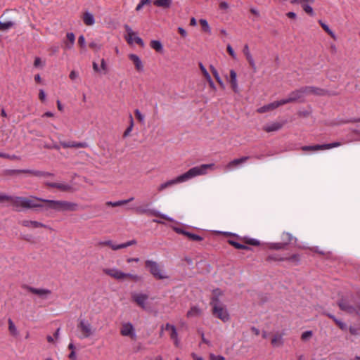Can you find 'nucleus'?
I'll return each instance as SVG.
<instances>
[{"label": "nucleus", "instance_id": "60", "mask_svg": "<svg viewBox=\"0 0 360 360\" xmlns=\"http://www.w3.org/2000/svg\"><path fill=\"white\" fill-rule=\"evenodd\" d=\"M219 8L222 10H227L229 8V4L225 1L221 2L219 4Z\"/></svg>", "mask_w": 360, "mask_h": 360}, {"label": "nucleus", "instance_id": "57", "mask_svg": "<svg viewBox=\"0 0 360 360\" xmlns=\"http://www.w3.org/2000/svg\"><path fill=\"white\" fill-rule=\"evenodd\" d=\"M314 88V91L311 92V94H316V95H323V92L324 91L321 89H318V88H315V87H313ZM311 94V93L309 94Z\"/></svg>", "mask_w": 360, "mask_h": 360}, {"label": "nucleus", "instance_id": "6", "mask_svg": "<svg viewBox=\"0 0 360 360\" xmlns=\"http://www.w3.org/2000/svg\"><path fill=\"white\" fill-rule=\"evenodd\" d=\"M314 89L312 86H306L300 88L299 89H296L290 92L287 98L281 99L282 103H283V105H285L289 103L301 101L305 95L309 94L310 93L314 91Z\"/></svg>", "mask_w": 360, "mask_h": 360}, {"label": "nucleus", "instance_id": "59", "mask_svg": "<svg viewBox=\"0 0 360 360\" xmlns=\"http://www.w3.org/2000/svg\"><path fill=\"white\" fill-rule=\"evenodd\" d=\"M349 332L352 335H358L359 334V330L354 327L349 328Z\"/></svg>", "mask_w": 360, "mask_h": 360}, {"label": "nucleus", "instance_id": "63", "mask_svg": "<svg viewBox=\"0 0 360 360\" xmlns=\"http://www.w3.org/2000/svg\"><path fill=\"white\" fill-rule=\"evenodd\" d=\"M200 335H201V338H202V342L203 343H205V344L208 345H211L210 342L205 338V335H204V333L202 331L200 332Z\"/></svg>", "mask_w": 360, "mask_h": 360}, {"label": "nucleus", "instance_id": "54", "mask_svg": "<svg viewBox=\"0 0 360 360\" xmlns=\"http://www.w3.org/2000/svg\"><path fill=\"white\" fill-rule=\"evenodd\" d=\"M288 243H274L273 244L271 248H274V249H276V250H279V249H282L284 248V246L287 244Z\"/></svg>", "mask_w": 360, "mask_h": 360}, {"label": "nucleus", "instance_id": "55", "mask_svg": "<svg viewBox=\"0 0 360 360\" xmlns=\"http://www.w3.org/2000/svg\"><path fill=\"white\" fill-rule=\"evenodd\" d=\"M39 98L41 101H45L46 95L45 91L43 89H40L39 92Z\"/></svg>", "mask_w": 360, "mask_h": 360}, {"label": "nucleus", "instance_id": "2", "mask_svg": "<svg viewBox=\"0 0 360 360\" xmlns=\"http://www.w3.org/2000/svg\"><path fill=\"white\" fill-rule=\"evenodd\" d=\"M214 169V164H202L199 166L193 167L188 170L183 174L179 175L176 178L169 180L166 183L162 184L159 186V191L163 190L169 186L174 184L182 183L188 181L195 176L205 175L207 174L209 169L213 170Z\"/></svg>", "mask_w": 360, "mask_h": 360}, {"label": "nucleus", "instance_id": "49", "mask_svg": "<svg viewBox=\"0 0 360 360\" xmlns=\"http://www.w3.org/2000/svg\"><path fill=\"white\" fill-rule=\"evenodd\" d=\"M338 326L339 328L342 330H345L347 329V325L346 323H345L344 322H342V321L339 320V319H335V321H334Z\"/></svg>", "mask_w": 360, "mask_h": 360}, {"label": "nucleus", "instance_id": "62", "mask_svg": "<svg viewBox=\"0 0 360 360\" xmlns=\"http://www.w3.org/2000/svg\"><path fill=\"white\" fill-rule=\"evenodd\" d=\"M243 53L245 56H246L247 54H250L251 53H250V49H249V46L248 44H245L243 47Z\"/></svg>", "mask_w": 360, "mask_h": 360}, {"label": "nucleus", "instance_id": "10", "mask_svg": "<svg viewBox=\"0 0 360 360\" xmlns=\"http://www.w3.org/2000/svg\"><path fill=\"white\" fill-rule=\"evenodd\" d=\"M127 58L131 64L133 65L136 72L141 73L144 71V63L140 56L136 53H130L127 55Z\"/></svg>", "mask_w": 360, "mask_h": 360}, {"label": "nucleus", "instance_id": "14", "mask_svg": "<svg viewBox=\"0 0 360 360\" xmlns=\"http://www.w3.org/2000/svg\"><path fill=\"white\" fill-rule=\"evenodd\" d=\"M151 203H146L139 207L135 208L134 207H130L129 209L134 210L139 214H146L150 216H154L156 214V212L155 209L151 207Z\"/></svg>", "mask_w": 360, "mask_h": 360}, {"label": "nucleus", "instance_id": "3", "mask_svg": "<svg viewBox=\"0 0 360 360\" xmlns=\"http://www.w3.org/2000/svg\"><path fill=\"white\" fill-rule=\"evenodd\" d=\"M131 299L139 307L143 310L150 311L155 304V298L148 292H136L131 294Z\"/></svg>", "mask_w": 360, "mask_h": 360}, {"label": "nucleus", "instance_id": "31", "mask_svg": "<svg viewBox=\"0 0 360 360\" xmlns=\"http://www.w3.org/2000/svg\"><path fill=\"white\" fill-rule=\"evenodd\" d=\"M301 149L303 151H317L322 150V145L305 146H302Z\"/></svg>", "mask_w": 360, "mask_h": 360}, {"label": "nucleus", "instance_id": "39", "mask_svg": "<svg viewBox=\"0 0 360 360\" xmlns=\"http://www.w3.org/2000/svg\"><path fill=\"white\" fill-rule=\"evenodd\" d=\"M172 0H159V7L169 8L172 5Z\"/></svg>", "mask_w": 360, "mask_h": 360}, {"label": "nucleus", "instance_id": "16", "mask_svg": "<svg viewBox=\"0 0 360 360\" xmlns=\"http://www.w3.org/2000/svg\"><path fill=\"white\" fill-rule=\"evenodd\" d=\"M281 105H283V103H282V100L276 101H274L272 103H270L267 105H265L264 106L259 108L257 110V112L258 113H264V112H270V111H272V110L276 109L277 108H278Z\"/></svg>", "mask_w": 360, "mask_h": 360}, {"label": "nucleus", "instance_id": "32", "mask_svg": "<svg viewBox=\"0 0 360 360\" xmlns=\"http://www.w3.org/2000/svg\"><path fill=\"white\" fill-rule=\"evenodd\" d=\"M210 70H211L214 77H215L217 82L219 84V85L222 88H224V84L223 81L221 80V79L220 78L217 70L212 65H210Z\"/></svg>", "mask_w": 360, "mask_h": 360}, {"label": "nucleus", "instance_id": "47", "mask_svg": "<svg viewBox=\"0 0 360 360\" xmlns=\"http://www.w3.org/2000/svg\"><path fill=\"white\" fill-rule=\"evenodd\" d=\"M134 112H135L136 117L138 119V120L140 122L143 123L144 122V116H143V115L138 109L135 110Z\"/></svg>", "mask_w": 360, "mask_h": 360}, {"label": "nucleus", "instance_id": "22", "mask_svg": "<svg viewBox=\"0 0 360 360\" xmlns=\"http://www.w3.org/2000/svg\"><path fill=\"white\" fill-rule=\"evenodd\" d=\"M14 25L13 21L5 19L3 16L0 18V30L6 31L13 27Z\"/></svg>", "mask_w": 360, "mask_h": 360}, {"label": "nucleus", "instance_id": "8", "mask_svg": "<svg viewBox=\"0 0 360 360\" xmlns=\"http://www.w3.org/2000/svg\"><path fill=\"white\" fill-rule=\"evenodd\" d=\"M120 333L121 335L127 337L131 340H136L137 335L134 325L130 322H122L121 323Z\"/></svg>", "mask_w": 360, "mask_h": 360}, {"label": "nucleus", "instance_id": "52", "mask_svg": "<svg viewBox=\"0 0 360 360\" xmlns=\"http://www.w3.org/2000/svg\"><path fill=\"white\" fill-rule=\"evenodd\" d=\"M210 360H225V358L221 355H215L214 354H210Z\"/></svg>", "mask_w": 360, "mask_h": 360}, {"label": "nucleus", "instance_id": "50", "mask_svg": "<svg viewBox=\"0 0 360 360\" xmlns=\"http://www.w3.org/2000/svg\"><path fill=\"white\" fill-rule=\"evenodd\" d=\"M226 49H227L228 53L230 54V56L233 59H236V58H237L236 57V54L234 50L233 49V48L231 47V46L230 44L227 45Z\"/></svg>", "mask_w": 360, "mask_h": 360}, {"label": "nucleus", "instance_id": "38", "mask_svg": "<svg viewBox=\"0 0 360 360\" xmlns=\"http://www.w3.org/2000/svg\"><path fill=\"white\" fill-rule=\"evenodd\" d=\"M45 65V61L39 57H36L34 61V66L37 68H43Z\"/></svg>", "mask_w": 360, "mask_h": 360}, {"label": "nucleus", "instance_id": "37", "mask_svg": "<svg viewBox=\"0 0 360 360\" xmlns=\"http://www.w3.org/2000/svg\"><path fill=\"white\" fill-rule=\"evenodd\" d=\"M199 22H200V24L202 25V30L205 32L210 34L211 32V29L210 27V25H209L207 21L205 19H200L199 20Z\"/></svg>", "mask_w": 360, "mask_h": 360}, {"label": "nucleus", "instance_id": "12", "mask_svg": "<svg viewBox=\"0 0 360 360\" xmlns=\"http://www.w3.org/2000/svg\"><path fill=\"white\" fill-rule=\"evenodd\" d=\"M338 306L341 310L352 315H355V313L357 311L356 306H354L349 300L345 299L341 300L338 303Z\"/></svg>", "mask_w": 360, "mask_h": 360}, {"label": "nucleus", "instance_id": "34", "mask_svg": "<svg viewBox=\"0 0 360 360\" xmlns=\"http://www.w3.org/2000/svg\"><path fill=\"white\" fill-rule=\"evenodd\" d=\"M342 143L340 141H335L331 143L328 144H322V150H328L331 149L333 148H336L342 146Z\"/></svg>", "mask_w": 360, "mask_h": 360}, {"label": "nucleus", "instance_id": "26", "mask_svg": "<svg viewBox=\"0 0 360 360\" xmlns=\"http://www.w3.org/2000/svg\"><path fill=\"white\" fill-rule=\"evenodd\" d=\"M22 225L30 228H39L44 226V224L36 221L24 220Z\"/></svg>", "mask_w": 360, "mask_h": 360}, {"label": "nucleus", "instance_id": "5", "mask_svg": "<svg viewBox=\"0 0 360 360\" xmlns=\"http://www.w3.org/2000/svg\"><path fill=\"white\" fill-rule=\"evenodd\" d=\"M103 272L110 276L111 278L116 279L117 281H139L140 280V277L136 274L125 273L122 270L117 268H109L105 269Z\"/></svg>", "mask_w": 360, "mask_h": 360}, {"label": "nucleus", "instance_id": "41", "mask_svg": "<svg viewBox=\"0 0 360 360\" xmlns=\"http://www.w3.org/2000/svg\"><path fill=\"white\" fill-rule=\"evenodd\" d=\"M58 331L59 330H58L53 336H51V335H48L47 338H46V340L47 341L49 342V343H51L53 345H55L56 343V340L58 339Z\"/></svg>", "mask_w": 360, "mask_h": 360}, {"label": "nucleus", "instance_id": "44", "mask_svg": "<svg viewBox=\"0 0 360 360\" xmlns=\"http://www.w3.org/2000/svg\"><path fill=\"white\" fill-rule=\"evenodd\" d=\"M230 243L238 250H247L248 247L236 241H230Z\"/></svg>", "mask_w": 360, "mask_h": 360}, {"label": "nucleus", "instance_id": "48", "mask_svg": "<svg viewBox=\"0 0 360 360\" xmlns=\"http://www.w3.org/2000/svg\"><path fill=\"white\" fill-rule=\"evenodd\" d=\"M290 2L292 4H300L302 5V4H313L314 0H290Z\"/></svg>", "mask_w": 360, "mask_h": 360}, {"label": "nucleus", "instance_id": "42", "mask_svg": "<svg viewBox=\"0 0 360 360\" xmlns=\"http://www.w3.org/2000/svg\"><path fill=\"white\" fill-rule=\"evenodd\" d=\"M313 335V333L311 330H307L304 332L301 335V339L303 341H307L309 340Z\"/></svg>", "mask_w": 360, "mask_h": 360}, {"label": "nucleus", "instance_id": "33", "mask_svg": "<svg viewBox=\"0 0 360 360\" xmlns=\"http://www.w3.org/2000/svg\"><path fill=\"white\" fill-rule=\"evenodd\" d=\"M182 234L187 236L191 240L201 241L202 240V238L201 236L194 233H189L188 231L182 232Z\"/></svg>", "mask_w": 360, "mask_h": 360}, {"label": "nucleus", "instance_id": "13", "mask_svg": "<svg viewBox=\"0 0 360 360\" xmlns=\"http://www.w3.org/2000/svg\"><path fill=\"white\" fill-rule=\"evenodd\" d=\"M162 330H165L168 333L171 340L174 341L175 346H179L178 333L174 326L167 323L165 326L162 328Z\"/></svg>", "mask_w": 360, "mask_h": 360}, {"label": "nucleus", "instance_id": "20", "mask_svg": "<svg viewBox=\"0 0 360 360\" xmlns=\"http://www.w3.org/2000/svg\"><path fill=\"white\" fill-rule=\"evenodd\" d=\"M75 41V36L72 32L66 34V40L64 41V49L70 50L72 49Z\"/></svg>", "mask_w": 360, "mask_h": 360}, {"label": "nucleus", "instance_id": "56", "mask_svg": "<svg viewBox=\"0 0 360 360\" xmlns=\"http://www.w3.org/2000/svg\"><path fill=\"white\" fill-rule=\"evenodd\" d=\"M69 77L72 80H75L79 77V74L77 71L72 70L70 73Z\"/></svg>", "mask_w": 360, "mask_h": 360}, {"label": "nucleus", "instance_id": "36", "mask_svg": "<svg viewBox=\"0 0 360 360\" xmlns=\"http://www.w3.org/2000/svg\"><path fill=\"white\" fill-rule=\"evenodd\" d=\"M152 0H141L140 3L137 5L136 10L137 11H141L143 7L150 6Z\"/></svg>", "mask_w": 360, "mask_h": 360}, {"label": "nucleus", "instance_id": "7", "mask_svg": "<svg viewBox=\"0 0 360 360\" xmlns=\"http://www.w3.org/2000/svg\"><path fill=\"white\" fill-rule=\"evenodd\" d=\"M78 330L82 338H87L95 334L96 328L86 320L82 319L78 324Z\"/></svg>", "mask_w": 360, "mask_h": 360}, {"label": "nucleus", "instance_id": "35", "mask_svg": "<svg viewBox=\"0 0 360 360\" xmlns=\"http://www.w3.org/2000/svg\"><path fill=\"white\" fill-rule=\"evenodd\" d=\"M245 58H246V60H248V62L249 63L250 67L253 69L254 72H256L257 70V67H256V64H255V60L252 56L251 53L250 54H247L246 56H245Z\"/></svg>", "mask_w": 360, "mask_h": 360}, {"label": "nucleus", "instance_id": "17", "mask_svg": "<svg viewBox=\"0 0 360 360\" xmlns=\"http://www.w3.org/2000/svg\"><path fill=\"white\" fill-rule=\"evenodd\" d=\"M284 335L283 332L274 333L271 340V345L276 348L281 347L284 345Z\"/></svg>", "mask_w": 360, "mask_h": 360}, {"label": "nucleus", "instance_id": "40", "mask_svg": "<svg viewBox=\"0 0 360 360\" xmlns=\"http://www.w3.org/2000/svg\"><path fill=\"white\" fill-rule=\"evenodd\" d=\"M303 10L309 15L313 16L314 15L313 8L308 4H302L301 5Z\"/></svg>", "mask_w": 360, "mask_h": 360}, {"label": "nucleus", "instance_id": "1", "mask_svg": "<svg viewBox=\"0 0 360 360\" xmlns=\"http://www.w3.org/2000/svg\"><path fill=\"white\" fill-rule=\"evenodd\" d=\"M20 202L26 207L28 208H34V207H44L46 210L52 209L57 211H63V210H72L75 207V205L66 202V201H60V200H47L39 198H36L34 197L27 198H20Z\"/></svg>", "mask_w": 360, "mask_h": 360}, {"label": "nucleus", "instance_id": "58", "mask_svg": "<svg viewBox=\"0 0 360 360\" xmlns=\"http://www.w3.org/2000/svg\"><path fill=\"white\" fill-rule=\"evenodd\" d=\"M247 243L252 245H259V240H257L256 239H249L248 240H247Z\"/></svg>", "mask_w": 360, "mask_h": 360}, {"label": "nucleus", "instance_id": "30", "mask_svg": "<svg viewBox=\"0 0 360 360\" xmlns=\"http://www.w3.org/2000/svg\"><path fill=\"white\" fill-rule=\"evenodd\" d=\"M8 323L10 333L13 336H17L18 335V331L13 321L11 319H8Z\"/></svg>", "mask_w": 360, "mask_h": 360}, {"label": "nucleus", "instance_id": "15", "mask_svg": "<svg viewBox=\"0 0 360 360\" xmlns=\"http://www.w3.org/2000/svg\"><path fill=\"white\" fill-rule=\"evenodd\" d=\"M250 159L249 156H243L240 158L234 159L229 162L226 166L225 169L227 171H231L240 167L243 163Z\"/></svg>", "mask_w": 360, "mask_h": 360}, {"label": "nucleus", "instance_id": "64", "mask_svg": "<svg viewBox=\"0 0 360 360\" xmlns=\"http://www.w3.org/2000/svg\"><path fill=\"white\" fill-rule=\"evenodd\" d=\"M178 30H179V32L180 33V34L184 37H186V35H187V32L186 31L182 28V27H179L178 28Z\"/></svg>", "mask_w": 360, "mask_h": 360}, {"label": "nucleus", "instance_id": "43", "mask_svg": "<svg viewBox=\"0 0 360 360\" xmlns=\"http://www.w3.org/2000/svg\"><path fill=\"white\" fill-rule=\"evenodd\" d=\"M199 67L206 80L210 79L211 76L210 75L209 72H207L205 66L201 63H199Z\"/></svg>", "mask_w": 360, "mask_h": 360}, {"label": "nucleus", "instance_id": "51", "mask_svg": "<svg viewBox=\"0 0 360 360\" xmlns=\"http://www.w3.org/2000/svg\"><path fill=\"white\" fill-rule=\"evenodd\" d=\"M78 44L82 48H85L86 46V40H85V38L83 35H81L79 37V39H78Z\"/></svg>", "mask_w": 360, "mask_h": 360}, {"label": "nucleus", "instance_id": "18", "mask_svg": "<svg viewBox=\"0 0 360 360\" xmlns=\"http://www.w3.org/2000/svg\"><path fill=\"white\" fill-rule=\"evenodd\" d=\"M30 292H32V294L37 295L41 299H48L51 295V291L50 290L42 288H30Z\"/></svg>", "mask_w": 360, "mask_h": 360}, {"label": "nucleus", "instance_id": "53", "mask_svg": "<svg viewBox=\"0 0 360 360\" xmlns=\"http://www.w3.org/2000/svg\"><path fill=\"white\" fill-rule=\"evenodd\" d=\"M134 198L131 197L129 199H127V200H118V203H119V206H123V205H127V203H129V202H131L134 200Z\"/></svg>", "mask_w": 360, "mask_h": 360}, {"label": "nucleus", "instance_id": "9", "mask_svg": "<svg viewBox=\"0 0 360 360\" xmlns=\"http://www.w3.org/2000/svg\"><path fill=\"white\" fill-rule=\"evenodd\" d=\"M124 29L126 31L124 38L129 44L134 45V44H136L141 47L144 46L143 40L138 36L136 32L132 30V29L129 25H125Z\"/></svg>", "mask_w": 360, "mask_h": 360}, {"label": "nucleus", "instance_id": "4", "mask_svg": "<svg viewBox=\"0 0 360 360\" xmlns=\"http://www.w3.org/2000/svg\"><path fill=\"white\" fill-rule=\"evenodd\" d=\"M210 305L212 308V314L215 317L224 323L229 321L231 319L230 314L224 303H222L219 300L215 298L213 301L210 302Z\"/></svg>", "mask_w": 360, "mask_h": 360}, {"label": "nucleus", "instance_id": "25", "mask_svg": "<svg viewBox=\"0 0 360 360\" xmlns=\"http://www.w3.org/2000/svg\"><path fill=\"white\" fill-rule=\"evenodd\" d=\"M49 186L51 187L56 188L58 190L62 191H69L71 188L69 184L63 183V182L51 183V184H49Z\"/></svg>", "mask_w": 360, "mask_h": 360}, {"label": "nucleus", "instance_id": "29", "mask_svg": "<svg viewBox=\"0 0 360 360\" xmlns=\"http://www.w3.org/2000/svg\"><path fill=\"white\" fill-rule=\"evenodd\" d=\"M62 146L64 148H84L86 146L85 143H63Z\"/></svg>", "mask_w": 360, "mask_h": 360}, {"label": "nucleus", "instance_id": "61", "mask_svg": "<svg viewBox=\"0 0 360 360\" xmlns=\"http://www.w3.org/2000/svg\"><path fill=\"white\" fill-rule=\"evenodd\" d=\"M92 66H93V69L95 72H99V73L101 72V68L96 62H93Z\"/></svg>", "mask_w": 360, "mask_h": 360}, {"label": "nucleus", "instance_id": "46", "mask_svg": "<svg viewBox=\"0 0 360 360\" xmlns=\"http://www.w3.org/2000/svg\"><path fill=\"white\" fill-rule=\"evenodd\" d=\"M101 72L106 73L108 72V65L104 58L101 59Z\"/></svg>", "mask_w": 360, "mask_h": 360}, {"label": "nucleus", "instance_id": "45", "mask_svg": "<svg viewBox=\"0 0 360 360\" xmlns=\"http://www.w3.org/2000/svg\"><path fill=\"white\" fill-rule=\"evenodd\" d=\"M223 295L222 291L219 289H215L212 292V297L211 301H213L215 298L219 300V297Z\"/></svg>", "mask_w": 360, "mask_h": 360}, {"label": "nucleus", "instance_id": "27", "mask_svg": "<svg viewBox=\"0 0 360 360\" xmlns=\"http://www.w3.org/2000/svg\"><path fill=\"white\" fill-rule=\"evenodd\" d=\"M319 23L321 26V27L324 30V31L328 33L333 39H336V36L335 33L333 32V30L328 27V25H326L325 22H323L322 20H319Z\"/></svg>", "mask_w": 360, "mask_h": 360}, {"label": "nucleus", "instance_id": "24", "mask_svg": "<svg viewBox=\"0 0 360 360\" xmlns=\"http://www.w3.org/2000/svg\"><path fill=\"white\" fill-rule=\"evenodd\" d=\"M232 89L233 91L237 92L238 90V85L237 82V74L233 70H230V80H229Z\"/></svg>", "mask_w": 360, "mask_h": 360}, {"label": "nucleus", "instance_id": "11", "mask_svg": "<svg viewBox=\"0 0 360 360\" xmlns=\"http://www.w3.org/2000/svg\"><path fill=\"white\" fill-rule=\"evenodd\" d=\"M136 244V240H131L127 241L126 243H117L110 240H105V241H103L101 243V245L108 246L112 250H115V251L119 250L120 249L126 248L129 246H131V245H134Z\"/></svg>", "mask_w": 360, "mask_h": 360}, {"label": "nucleus", "instance_id": "28", "mask_svg": "<svg viewBox=\"0 0 360 360\" xmlns=\"http://www.w3.org/2000/svg\"><path fill=\"white\" fill-rule=\"evenodd\" d=\"M201 314V310L197 307H193L187 312V316L188 318L198 316Z\"/></svg>", "mask_w": 360, "mask_h": 360}, {"label": "nucleus", "instance_id": "23", "mask_svg": "<svg viewBox=\"0 0 360 360\" xmlns=\"http://www.w3.org/2000/svg\"><path fill=\"white\" fill-rule=\"evenodd\" d=\"M82 20L84 23L87 26H92L95 24L94 16L89 11L84 13L82 15Z\"/></svg>", "mask_w": 360, "mask_h": 360}, {"label": "nucleus", "instance_id": "19", "mask_svg": "<svg viewBox=\"0 0 360 360\" xmlns=\"http://www.w3.org/2000/svg\"><path fill=\"white\" fill-rule=\"evenodd\" d=\"M283 125V123L278 122H274L264 125L263 129L266 132L276 131L281 129Z\"/></svg>", "mask_w": 360, "mask_h": 360}, {"label": "nucleus", "instance_id": "21", "mask_svg": "<svg viewBox=\"0 0 360 360\" xmlns=\"http://www.w3.org/2000/svg\"><path fill=\"white\" fill-rule=\"evenodd\" d=\"M145 266L153 276H156L158 275V266L155 262L146 259Z\"/></svg>", "mask_w": 360, "mask_h": 360}]
</instances>
